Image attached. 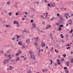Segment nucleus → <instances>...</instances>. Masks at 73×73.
I'll return each mask as SVG.
<instances>
[{"instance_id":"nucleus-1","label":"nucleus","mask_w":73,"mask_h":73,"mask_svg":"<svg viewBox=\"0 0 73 73\" xmlns=\"http://www.w3.org/2000/svg\"><path fill=\"white\" fill-rule=\"evenodd\" d=\"M29 53L30 54H31V58H33V57L34 59L35 60V55L33 54V52H32L30 51L29 52Z\"/></svg>"},{"instance_id":"nucleus-2","label":"nucleus","mask_w":73,"mask_h":73,"mask_svg":"<svg viewBox=\"0 0 73 73\" xmlns=\"http://www.w3.org/2000/svg\"><path fill=\"white\" fill-rule=\"evenodd\" d=\"M15 23L18 26H17V27H20V25H19V22L14 21V22L13 23V24H15Z\"/></svg>"},{"instance_id":"nucleus-3","label":"nucleus","mask_w":73,"mask_h":73,"mask_svg":"<svg viewBox=\"0 0 73 73\" xmlns=\"http://www.w3.org/2000/svg\"><path fill=\"white\" fill-rule=\"evenodd\" d=\"M9 59L7 60L5 59V60L4 61V64H7V63H8V62H9Z\"/></svg>"},{"instance_id":"nucleus-4","label":"nucleus","mask_w":73,"mask_h":73,"mask_svg":"<svg viewBox=\"0 0 73 73\" xmlns=\"http://www.w3.org/2000/svg\"><path fill=\"white\" fill-rule=\"evenodd\" d=\"M56 61H57V62L58 63V65H60V61H61L60 60V59H58Z\"/></svg>"},{"instance_id":"nucleus-5","label":"nucleus","mask_w":73,"mask_h":73,"mask_svg":"<svg viewBox=\"0 0 73 73\" xmlns=\"http://www.w3.org/2000/svg\"><path fill=\"white\" fill-rule=\"evenodd\" d=\"M51 28V25H47L46 27V29H48V28Z\"/></svg>"},{"instance_id":"nucleus-6","label":"nucleus","mask_w":73,"mask_h":73,"mask_svg":"<svg viewBox=\"0 0 73 73\" xmlns=\"http://www.w3.org/2000/svg\"><path fill=\"white\" fill-rule=\"evenodd\" d=\"M60 19L62 21H65V19H62V17H60Z\"/></svg>"},{"instance_id":"nucleus-7","label":"nucleus","mask_w":73,"mask_h":73,"mask_svg":"<svg viewBox=\"0 0 73 73\" xmlns=\"http://www.w3.org/2000/svg\"><path fill=\"white\" fill-rule=\"evenodd\" d=\"M8 57H9V59H11V58H12V57H13V55H11H11H8Z\"/></svg>"},{"instance_id":"nucleus-8","label":"nucleus","mask_w":73,"mask_h":73,"mask_svg":"<svg viewBox=\"0 0 73 73\" xmlns=\"http://www.w3.org/2000/svg\"><path fill=\"white\" fill-rule=\"evenodd\" d=\"M54 3H51V5L53 7H54Z\"/></svg>"},{"instance_id":"nucleus-9","label":"nucleus","mask_w":73,"mask_h":73,"mask_svg":"<svg viewBox=\"0 0 73 73\" xmlns=\"http://www.w3.org/2000/svg\"><path fill=\"white\" fill-rule=\"evenodd\" d=\"M68 14V13H67L65 14V15H64V16L66 17V19H68V17H67V16Z\"/></svg>"},{"instance_id":"nucleus-10","label":"nucleus","mask_w":73,"mask_h":73,"mask_svg":"<svg viewBox=\"0 0 73 73\" xmlns=\"http://www.w3.org/2000/svg\"><path fill=\"white\" fill-rule=\"evenodd\" d=\"M41 45H42V47H43L44 46H45V44L44 43H42L41 44Z\"/></svg>"},{"instance_id":"nucleus-11","label":"nucleus","mask_w":73,"mask_h":73,"mask_svg":"<svg viewBox=\"0 0 73 73\" xmlns=\"http://www.w3.org/2000/svg\"><path fill=\"white\" fill-rule=\"evenodd\" d=\"M19 57H17L16 58V60L17 61H19Z\"/></svg>"},{"instance_id":"nucleus-12","label":"nucleus","mask_w":73,"mask_h":73,"mask_svg":"<svg viewBox=\"0 0 73 73\" xmlns=\"http://www.w3.org/2000/svg\"><path fill=\"white\" fill-rule=\"evenodd\" d=\"M13 69V67H12V66H10L9 67V69L11 70H12Z\"/></svg>"},{"instance_id":"nucleus-13","label":"nucleus","mask_w":73,"mask_h":73,"mask_svg":"<svg viewBox=\"0 0 73 73\" xmlns=\"http://www.w3.org/2000/svg\"><path fill=\"white\" fill-rule=\"evenodd\" d=\"M18 44H19V45H23V43H21V42H18Z\"/></svg>"},{"instance_id":"nucleus-14","label":"nucleus","mask_w":73,"mask_h":73,"mask_svg":"<svg viewBox=\"0 0 73 73\" xmlns=\"http://www.w3.org/2000/svg\"><path fill=\"white\" fill-rule=\"evenodd\" d=\"M32 27H33V28H35V23H33L32 25Z\"/></svg>"},{"instance_id":"nucleus-15","label":"nucleus","mask_w":73,"mask_h":73,"mask_svg":"<svg viewBox=\"0 0 73 73\" xmlns=\"http://www.w3.org/2000/svg\"><path fill=\"white\" fill-rule=\"evenodd\" d=\"M63 56L64 57V58H65V57H66V54H63Z\"/></svg>"},{"instance_id":"nucleus-16","label":"nucleus","mask_w":73,"mask_h":73,"mask_svg":"<svg viewBox=\"0 0 73 73\" xmlns=\"http://www.w3.org/2000/svg\"><path fill=\"white\" fill-rule=\"evenodd\" d=\"M4 55L5 57H7V56H8V55H7V53H4Z\"/></svg>"},{"instance_id":"nucleus-17","label":"nucleus","mask_w":73,"mask_h":73,"mask_svg":"<svg viewBox=\"0 0 73 73\" xmlns=\"http://www.w3.org/2000/svg\"><path fill=\"white\" fill-rule=\"evenodd\" d=\"M9 16H12V12H10V13H8Z\"/></svg>"},{"instance_id":"nucleus-18","label":"nucleus","mask_w":73,"mask_h":73,"mask_svg":"<svg viewBox=\"0 0 73 73\" xmlns=\"http://www.w3.org/2000/svg\"><path fill=\"white\" fill-rule=\"evenodd\" d=\"M15 55L16 56H19V53H16Z\"/></svg>"},{"instance_id":"nucleus-19","label":"nucleus","mask_w":73,"mask_h":73,"mask_svg":"<svg viewBox=\"0 0 73 73\" xmlns=\"http://www.w3.org/2000/svg\"><path fill=\"white\" fill-rule=\"evenodd\" d=\"M32 73V71L31 70H29L28 71V73Z\"/></svg>"},{"instance_id":"nucleus-20","label":"nucleus","mask_w":73,"mask_h":73,"mask_svg":"<svg viewBox=\"0 0 73 73\" xmlns=\"http://www.w3.org/2000/svg\"><path fill=\"white\" fill-rule=\"evenodd\" d=\"M66 65L69 64V62H66V64H65L66 65Z\"/></svg>"},{"instance_id":"nucleus-21","label":"nucleus","mask_w":73,"mask_h":73,"mask_svg":"<svg viewBox=\"0 0 73 73\" xmlns=\"http://www.w3.org/2000/svg\"><path fill=\"white\" fill-rule=\"evenodd\" d=\"M10 2H7V5H10Z\"/></svg>"},{"instance_id":"nucleus-22","label":"nucleus","mask_w":73,"mask_h":73,"mask_svg":"<svg viewBox=\"0 0 73 73\" xmlns=\"http://www.w3.org/2000/svg\"><path fill=\"white\" fill-rule=\"evenodd\" d=\"M60 27L61 28L62 27H64V25H60Z\"/></svg>"},{"instance_id":"nucleus-23","label":"nucleus","mask_w":73,"mask_h":73,"mask_svg":"<svg viewBox=\"0 0 73 73\" xmlns=\"http://www.w3.org/2000/svg\"><path fill=\"white\" fill-rule=\"evenodd\" d=\"M49 37H52V34L50 33V34L49 35Z\"/></svg>"},{"instance_id":"nucleus-24","label":"nucleus","mask_w":73,"mask_h":73,"mask_svg":"<svg viewBox=\"0 0 73 73\" xmlns=\"http://www.w3.org/2000/svg\"><path fill=\"white\" fill-rule=\"evenodd\" d=\"M50 61H51V63L50 64V65H52V63H53L52 60H50Z\"/></svg>"},{"instance_id":"nucleus-25","label":"nucleus","mask_w":73,"mask_h":73,"mask_svg":"<svg viewBox=\"0 0 73 73\" xmlns=\"http://www.w3.org/2000/svg\"><path fill=\"white\" fill-rule=\"evenodd\" d=\"M68 21H70V23H72V20H71V19H70V20H68Z\"/></svg>"},{"instance_id":"nucleus-26","label":"nucleus","mask_w":73,"mask_h":73,"mask_svg":"<svg viewBox=\"0 0 73 73\" xmlns=\"http://www.w3.org/2000/svg\"><path fill=\"white\" fill-rule=\"evenodd\" d=\"M57 48H60V45H57Z\"/></svg>"},{"instance_id":"nucleus-27","label":"nucleus","mask_w":73,"mask_h":73,"mask_svg":"<svg viewBox=\"0 0 73 73\" xmlns=\"http://www.w3.org/2000/svg\"><path fill=\"white\" fill-rule=\"evenodd\" d=\"M66 72L67 73H69V71L68 70H66Z\"/></svg>"},{"instance_id":"nucleus-28","label":"nucleus","mask_w":73,"mask_h":73,"mask_svg":"<svg viewBox=\"0 0 73 73\" xmlns=\"http://www.w3.org/2000/svg\"><path fill=\"white\" fill-rule=\"evenodd\" d=\"M53 19H54V17H53L52 19H51V21H52Z\"/></svg>"},{"instance_id":"nucleus-29","label":"nucleus","mask_w":73,"mask_h":73,"mask_svg":"<svg viewBox=\"0 0 73 73\" xmlns=\"http://www.w3.org/2000/svg\"><path fill=\"white\" fill-rule=\"evenodd\" d=\"M48 6V7H50V3H48V5H47Z\"/></svg>"},{"instance_id":"nucleus-30","label":"nucleus","mask_w":73,"mask_h":73,"mask_svg":"<svg viewBox=\"0 0 73 73\" xmlns=\"http://www.w3.org/2000/svg\"><path fill=\"white\" fill-rule=\"evenodd\" d=\"M19 54H21V51L20 50H19Z\"/></svg>"},{"instance_id":"nucleus-31","label":"nucleus","mask_w":73,"mask_h":73,"mask_svg":"<svg viewBox=\"0 0 73 73\" xmlns=\"http://www.w3.org/2000/svg\"><path fill=\"white\" fill-rule=\"evenodd\" d=\"M67 49H70V46L68 47L67 48Z\"/></svg>"},{"instance_id":"nucleus-32","label":"nucleus","mask_w":73,"mask_h":73,"mask_svg":"<svg viewBox=\"0 0 73 73\" xmlns=\"http://www.w3.org/2000/svg\"><path fill=\"white\" fill-rule=\"evenodd\" d=\"M13 38H12V40H15V36H14Z\"/></svg>"},{"instance_id":"nucleus-33","label":"nucleus","mask_w":73,"mask_h":73,"mask_svg":"<svg viewBox=\"0 0 73 73\" xmlns=\"http://www.w3.org/2000/svg\"><path fill=\"white\" fill-rule=\"evenodd\" d=\"M64 61V58H62V61H61V62H62V61Z\"/></svg>"},{"instance_id":"nucleus-34","label":"nucleus","mask_w":73,"mask_h":73,"mask_svg":"<svg viewBox=\"0 0 73 73\" xmlns=\"http://www.w3.org/2000/svg\"><path fill=\"white\" fill-rule=\"evenodd\" d=\"M55 51L56 52V53H58V51H57V50H56V49H55Z\"/></svg>"},{"instance_id":"nucleus-35","label":"nucleus","mask_w":73,"mask_h":73,"mask_svg":"<svg viewBox=\"0 0 73 73\" xmlns=\"http://www.w3.org/2000/svg\"><path fill=\"white\" fill-rule=\"evenodd\" d=\"M6 27L7 28H8V27H10V28H11V26H9V25H6Z\"/></svg>"},{"instance_id":"nucleus-36","label":"nucleus","mask_w":73,"mask_h":73,"mask_svg":"<svg viewBox=\"0 0 73 73\" xmlns=\"http://www.w3.org/2000/svg\"><path fill=\"white\" fill-rule=\"evenodd\" d=\"M57 16H58V17H60V14H59V13H58L57 14Z\"/></svg>"},{"instance_id":"nucleus-37","label":"nucleus","mask_w":73,"mask_h":73,"mask_svg":"<svg viewBox=\"0 0 73 73\" xmlns=\"http://www.w3.org/2000/svg\"><path fill=\"white\" fill-rule=\"evenodd\" d=\"M68 24H70V25H72V23H69V22H68Z\"/></svg>"},{"instance_id":"nucleus-38","label":"nucleus","mask_w":73,"mask_h":73,"mask_svg":"<svg viewBox=\"0 0 73 73\" xmlns=\"http://www.w3.org/2000/svg\"><path fill=\"white\" fill-rule=\"evenodd\" d=\"M33 19H32L31 20V22L33 23Z\"/></svg>"},{"instance_id":"nucleus-39","label":"nucleus","mask_w":73,"mask_h":73,"mask_svg":"<svg viewBox=\"0 0 73 73\" xmlns=\"http://www.w3.org/2000/svg\"><path fill=\"white\" fill-rule=\"evenodd\" d=\"M59 29H60V30H59L60 31H61V30H62L61 28L60 27H59Z\"/></svg>"},{"instance_id":"nucleus-40","label":"nucleus","mask_w":73,"mask_h":73,"mask_svg":"<svg viewBox=\"0 0 73 73\" xmlns=\"http://www.w3.org/2000/svg\"><path fill=\"white\" fill-rule=\"evenodd\" d=\"M18 13H19V12H17V13H16V16H17V15H18Z\"/></svg>"},{"instance_id":"nucleus-41","label":"nucleus","mask_w":73,"mask_h":73,"mask_svg":"<svg viewBox=\"0 0 73 73\" xmlns=\"http://www.w3.org/2000/svg\"><path fill=\"white\" fill-rule=\"evenodd\" d=\"M73 32V30H72V29H71V31H70V33H72V32Z\"/></svg>"},{"instance_id":"nucleus-42","label":"nucleus","mask_w":73,"mask_h":73,"mask_svg":"<svg viewBox=\"0 0 73 73\" xmlns=\"http://www.w3.org/2000/svg\"><path fill=\"white\" fill-rule=\"evenodd\" d=\"M19 37H20V36H19V35H17V39H18V38H19Z\"/></svg>"},{"instance_id":"nucleus-43","label":"nucleus","mask_w":73,"mask_h":73,"mask_svg":"<svg viewBox=\"0 0 73 73\" xmlns=\"http://www.w3.org/2000/svg\"><path fill=\"white\" fill-rule=\"evenodd\" d=\"M34 45H37V44L36 42H35V43L34 44Z\"/></svg>"},{"instance_id":"nucleus-44","label":"nucleus","mask_w":73,"mask_h":73,"mask_svg":"<svg viewBox=\"0 0 73 73\" xmlns=\"http://www.w3.org/2000/svg\"><path fill=\"white\" fill-rule=\"evenodd\" d=\"M41 17H42V18L43 19H45V18H44V17H43V16H42V15H41Z\"/></svg>"},{"instance_id":"nucleus-45","label":"nucleus","mask_w":73,"mask_h":73,"mask_svg":"<svg viewBox=\"0 0 73 73\" xmlns=\"http://www.w3.org/2000/svg\"><path fill=\"white\" fill-rule=\"evenodd\" d=\"M64 70L67 69V67H64Z\"/></svg>"},{"instance_id":"nucleus-46","label":"nucleus","mask_w":73,"mask_h":73,"mask_svg":"<svg viewBox=\"0 0 73 73\" xmlns=\"http://www.w3.org/2000/svg\"><path fill=\"white\" fill-rule=\"evenodd\" d=\"M1 52H2V53H4V52L3 51V50H1Z\"/></svg>"},{"instance_id":"nucleus-47","label":"nucleus","mask_w":73,"mask_h":73,"mask_svg":"<svg viewBox=\"0 0 73 73\" xmlns=\"http://www.w3.org/2000/svg\"><path fill=\"white\" fill-rule=\"evenodd\" d=\"M57 63H55V66H57Z\"/></svg>"},{"instance_id":"nucleus-48","label":"nucleus","mask_w":73,"mask_h":73,"mask_svg":"<svg viewBox=\"0 0 73 73\" xmlns=\"http://www.w3.org/2000/svg\"><path fill=\"white\" fill-rule=\"evenodd\" d=\"M66 46H70V45L69 44H68L67 45H66Z\"/></svg>"},{"instance_id":"nucleus-49","label":"nucleus","mask_w":73,"mask_h":73,"mask_svg":"<svg viewBox=\"0 0 73 73\" xmlns=\"http://www.w3.org/2000/svg\"><path fill=\"white\" fill-rule=\"evenodd\" d=\"M56 25H59V23H56Z\"/></svg>"},{"instance_id":"nucleus-50","label":"nucleus","mask_w":73,"mask_h":73,"mask_svg":"<svg viewBox=\"0 0 73 73\" xmlns=\"http://www.w3.org/2000/svg\"><path fill=\"white\" fill-rule=\"evenodd\" d=\"M64 7H61L60 8L61 9H64Z\"/></svg>"},{"instance_id":"nucleus-51","label":"nucleus","mask_w":73,"mask_h":73,"mask_svg":"<svg viewBox=\"0 0 73 73\" xmlns=\"http://www.w3.org/2000/svg\"><path fill=\"white\" fill-rule=\"evenodd\" d=\"M27 59V57H26L25 58H24V60H25Z\"/></svg>"},{"instance_id":"nucleus-52","label":"nucleus","mask_w":73,"mask_h":73,"mask_svg":"<svg viewBox=\"0 0 73 73\" xmlns=\"http://www.w3.org/2000/svg\"><path fill=\"white\" fill-rule=\"evenodd\" d=\"M45 22H43L42 23V24H45Z\"/></svg>"},{"instance_id":"nucleus-53","label":"nucleus","mask_w":73,"mask_h":73,"mask_svg":"<svg viewBox=\"0 0 73 73\" xmlns=\"http://www.w3.org/2000/svg\"><path fill=\"white\" fill-rule=\"evenodd\" d=\"M42 71L43 72H45V70L42 69Z\"/></svg>"},{"instance_id":"nucleus-54","label":"nucleus","mask_w":73,"mask_h":73,"mask_svg":"<svg viewBox=\"0 0 73 73\" xmlns=\"http://www.w3.org/2000/svg\"><path fill=\"white\" fill-rule=\"evenodd\" d=\"M38 56H40V53H38Z\"/></svg>"},{"instance_id":"nucleus-55","label":"nucleus","mask_w":73,"mask_h":73,"mask_svg":"<svg viewBox=\"0 0 73 73\" xmlns=\"http://www.w3.org/2000/svg\"><path fill=\"white\" fill-rule=\"evenodd\" d=\"M55 19H58V17H56L55 18Z\"/></svg>"},{"instance_id":"nucleus-56","label":"nucleus","mask_w":73,"mask_h":73,"mask_svg":"<svg viewBox=\"0 0 73 73\" xmlns=\"http://www.w3.org/2000/svg\"><path fill=\"white\" fill-rule=\"evenodd\" d=\"M27 32V31H25V30H24L23 31V32Z\"/></svg>"},{"instance_id":"nucleus-57","label":"nucleus","mask_w":73,"mask_h":73,"mask_svg":"<svg viewBox=\"0 0 73 73\" xmlns=\"http://www.w3.org/2000/svg\"><path fill=\"white\" fill-rule=\"evenodd\" d=\"M73 52L72 51L71 52V54H73Z\"/></svg>"},{"instance_id":"nucleus-58","label":"nucleus","mask_w":73,"mask_h":73,"mask_svg":"<svg viewBox=\"0 0 73 73\" xmlns=\"http://www.w3.org/2000/svg\"><path fill=\"white\" fill-rule=\"evenodd\" d=\"M39 1H38V2H36V3L37 4H39Z\"/></svg>"},{"instance_id":"nucleus-59","label":"nucleus","mask_w":73,"mask_h":73,"mask_svg":"<svg viewBox=\"0 0 73 73\" xmlns=\"http://www.w3.org/2000/svg\"><path fill=\"white\" fill-rule=\"evenodd\" d=\"M22 20H25V18H23Z\"/></svg>"},{"instance_id":"nucleus-60","label":"nucleus","mask_w":73,"mask_h":73,"mask_svg":"<svg viewBox=\"0 0 73 73\" xmlns=\"http://www.w3.org/2000/svg\"><path fill=\"white\" fill-rule=\"evenodd\" d=\"M26 42H28V39H27L26 40Z\"/></svg>"},{"instance_id":"nucleus-61","label":"nucleus","mask_w":73,"mask_h":73,"mask_svg":"<svg viewBox=\"0 0 73 73\" xmlns=\"http://www.w3.org/2000/svg\"><path fill=\"white\" fill-rule=\"evenodd\" d=\"M64 37L63 36H61V38H64Z\"/></svg>"},{"instance_id":"nucleus-62","label":"nucleus","mask_w":73,"mask_h":73,"mask_svg":"<svg viewBox=\"0 0 73 73\" xmlns=\"http://www.w3.org/2000/svg\"><path fill=\"white\" fill-rule=\"evenodd\" d=\"M24 17H25V18H26V17H27V16H26V15H25V16H24Z\"/></svg>"},{"instance_id":"nucleus-63","label":"nucleus","mask_w":73,"mask_h":73,"mask_svg":"<svg viewBox=\"0 0 73 73\" xmlns=\"http://www.w3.org/2000/svg\"><path fill=\"white\" fill-rule=\"evenodd\" d=\"M73 16V14H72L71 15V16Z\"/></svg>"},{"instance_id":"nucleus-64","label":"nucleus","mask_w":73,"mask_h":73,"mask_svg":"<svg viewBox=\"0 0 73 73\" xmlns=\"http://www.w3.org/2000/svg\"><path fill=\"white\" fill-rule=\"evenodd\" d=\"M23 48H25V46H23Z\"/></svg>"}]
</instances>
